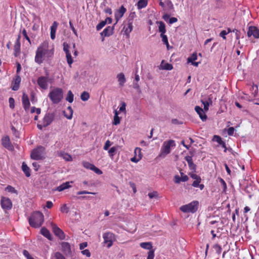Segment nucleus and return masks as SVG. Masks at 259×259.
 <instances>
[{
	"mask_svg": "<svg viewBox=\"0 0 259 259\" xmlns=\"http://www.w3.org/2000/svg\"><path fill=\"white\" fill-rule=\"evenodd\" d=\"M54 53V49H50L49 42L45 41L38 47L34 61L38 64H41L46 58H52Z\"/></svg>",
	"mask_w": 259,
	"mask_h": 259,
	"instance_id": "f257e3e1",
	"label": "nucleus"
},
{
	"mask_svg": "<svg viewBox=\"0 0 259 259\" xmlns=\"http://www.w3.org/2000/svg\"><path fill=\"white\" fill-rule=\"evenodd\" d=\"M29 223L33 228H38L41 226L44 221V216L39 211L33 212L29 218Z\"/></svg>",
	"mask_w": 259,
	"mask_h": 259,
	"instance_id": "f03ea898",
	"label": "nucleus"
},
{
	"mask_svg": "<svg viewBox=\"0 0 259 259\" xmlns=\"http://www.w3.org/2000/svg\"><path fill=\"white\" fill-rule=\"evenodd\" d=\"M48 97L52 103L59 104L63 99V91L60 88H54L49 93Z\"/></svg>",
	"mask_w": 259,
	"mask_h": 259,
	"instance_id": "7ed1b4c3",
	"label": "nucleus"
},
{
	"mask_svg": "<svg viewBox=\"0 0 259 259\" xmlns=\"http://www.w3.org/2000/svg\"><path fill=\"white\" fill-rule=\"evenodd\" d=\"M45 148L42 146H39L32 150L30 157L34 160H42L45 158Z\"/></svg>",
	"mask_w": 259,
	"mask_h": 259,
	"instance_id": "20e7f679",
	"label": "nucleus"
},
{
	"mask_svg": "<svg viewBox=\"0 0 259 259\" xmlns=\"http://www.w3.org/2000/svg\"><path fill=\"white\" fill-rule=\"evenodd\" d=\"M175 142L173 140H169L163 142L160 149V153L159 156L164 157L169 153L171 151V148L175 147Z\"/></svg>",
	"mask_w": 259,
	"mask_h": 259,
	"instance_id": "39448f33",
	"label": "nucleus"
},
{
	"mask_svg": "<svg viewBox=\"0 0 259 259\" xmlns=\"http://www.w3.org/2000/svg\"><path fill=\"white\" fill-rule=\"evenodd\" d=\"M199 202L197 201H193L190 203L182 205L180 209L183 212H195L198 207Z\"/></svg>",
	"mask_w": 259,
	"mask_h": 259,
	"instance_id": "423d86ee",
	"label": "nucleus"
},
{
	"mask_svg": "<svg viewBox=\"0 0 259 259\" xmlns=\"http://www.w3.org/2000/svg\"><path fill=\"white\" fill-rule=\"evenodd\" d=\"M104 243L107 244L108 248L110 247L115 239L114 234L112 232H106L103 235Z\"/></svg>",
	"mask_w": 259,
	"mask_h": 259,
	"instance_id": "0eeeda50",
	"label": "nucleus"
},
{
	"mask_svg": "<svg viewBox=\"0 0 259 259\" xmlns=\"http://www.w3.org/2000/svg\"><path fill=\"white\" fill-rule=\"evenodd\" d=\"M1 205L2 208L6 211L12 208V202L10 199L8 197L2 196L1 199Z\"/></svg>",
	"mask_w": 259,
	"mask_h": 259,
	"instance_id": "6e6552de",
	"label": "nucleus"
},
{
	"mask_svg": "<svg viewBox=\"0 0 259 259\" xmlns=\"http://www.w3.org/2000/svg\"><path fill=\"white\" fill-rule=\"evenodd\" d=\"M55 116V114L53 112L47 113L42 120L44 127H47L50 125L54 120Z\"/></svg>",
	"mask_w": 259,
	"mask_h": 259,
	"instance_id": "1a4fd4ad",
	"label": "nucleus"
},
{
	"mask_svg": "<svg viewBox=\"0 0 259 259\" xmlns=\"http://www.w3.org/2000/svg\"><path fill=\"white\" fill-rule=\"evenodd\" d=\"M247 36L248 37L253 36L254 38H258L259 29L256 26H249L247 31Z\"/></svg>",
	"mask_w": 259,
	"mask_h": 259,
	"instance_id": "9d476101",
	"label": "nucleus"
},
{
	"mask_svg": "<svg viewBox=\"0 0 259 259\" xmlns=\"http://www.w3.org/2000/svg\"><path fill=\"white\" fill-rule=\"evenodd\" d=\"M52 229L54 233L60 239H65V236L63 231L60 229L56 224H52Z\"/></svg>",
	"mask_w": 259,
	"mask_h": 259,
	"instance_id": "9b49d317",
	"label": "nucleus"
},
{
	"mask_svg": "<svg viewBox=\"0 0 259 259\" xmlns=\"http://www.w3.org/2000/svg\"><path fill=\"white\" fill-rule=\"evenodd\" d=\"M69 49V46L67 44L64 42L63 44V50L65 52V54H66V57L67 63H68V64L70 66H71V65L73 62V60L72 58L71 53H70Z\"/></svg>",
	"mask_w": 259,
	"mask_h": 259,
	"instance_id": "f8f14e48",
	"label": "nucleus"
},
{
	"mask_svg": "<svg viewBox=\"0 0 259 259\" xmlns=\"http://www.w3.org/2000/svg\"><path fill=\"white\" fill-rule=\"evenodd\" d=\"M61 250L66 255H71V250L70 245L66 242H62L61 243Z\"/></svg>",
	"mask_w": 259,
	"mask_h": 259,
	"instance_id": "ddd939ff",
	"label": "nucleus"
},
{
	"mask_svg": "<svg viewBox=\"0 0 259 259\" xmlns=\"http://www.w3.org/2000/svg\"><path fill=\"white\" fill-rule=\"evenodd\" d=\"M37 84L42 89L46 90L48 88V78L45 76L39 77L37 80Z\"/></svg>",
	"mask_w": 259,
	"mask_h": 259,
	"instance_id": "4468645a",
	"label": "nucleus"
},
{
	"mask_svg": "<svg viewBox=\"0 0 259 259\" xmlns=\"http://www.w3.org/2000/svg\"><path fill=\"white\" fill-rule=\"evenodd\" d=\"M2 144L5 148L8 150H12L13 148L10 139L8 136H5L2 139Z\"/></svg>",
	"mask_w": 259,
	"mask_h": 259,
	"instance_id": "2eb2a0df",
	"label": "nucleus"
},
{
	"mask_svg": "<svg viewBox=\"0 0 259 259\" xmlns=\"http://www.w3.org/2000/svg\"><path fill=\"white\" fill-rule=\"evenodd\" d=\"M134 153L135 155L134 157L131 159V160L132 162L137 163L141 159L142 157L141 149L138 147L136 148L134 151Z\"/></svg>",
	"mask_w": 259,
	"mask_h": 259,
	"instance_id": "dca6fc26",
	"label": "nucleus"
},
{
	"mask_svg": "<svg viewBox=\"0 0 259 259\" xmlns=\"http://www.w3.org/2000/svg\"><path fill=\"white\" fill-rule=\"evenodd\" d=\"M126 9L122 6L115 13V18L116 19V23L121 18L124 14L125 13Z\"/></svg>",
	"mask_w": 259,
	"mask_h": 259,
	"instance_id": "f3484780",
	"label": "nucleus"
},
{
	"mask_svg": "<svg viewBox=\"0 0 259 259\" xmlns=\"http://www.w3.org/2000/svg\"><path fill=\"white\" fill-rule=\"evenodd\" d=\"M22 104L24 110L26 111H28L30 106V103L28 95L24 93L22 96Z\"/></svg>",
	"mask_w": 259,
	"mask_h": 259,
	"instance_id": "a211bd4d",
	"label": "nucleus"
},
{
	"mask_svg": "<svg viewBox=\"0 0 259 259\" xmlns=\"http://www.w3.org/2000/svg\"><path fill=\"white\" fill-rule=\"evenodd\" d=\"M195 110L199 115L200 118L202 121H205L207 118V116L205 114L203 109L198 106L195 107Z\"/></svg>",
	"mask_w": 259,
	"mask_h": 259,
	"instance_id": "6ab92c4d",
	"label": "nucleus"
},
{
	"mask_svg": "<svg viewBox=\"0 0 259 259\" xmlns=\"http://www.w3.org/2000/svg\"><path fill=\"white\" fill-rule=\"evenodd\" d=\"M19 39L20 36L18 37L14 46V55L15 57H18L20 54L21 45Z\"/></svg>",
	"mask_w": 259,
	"mask_h": 259,
	"instance_id": "aec40b11",
	"label": "nucleus"
},
{
	"mask_svg": "<svg viewBox=\"0 0 259 259\" xmlns=\"http://www.w3.org/2000/svg\"><path fill=\"white\" fill-rule=\"evenodd\" d=\"M114 26H108L101 33V35L104 37L109 36L113 34Z\"/></svg>",
	"mask_w": 259,
	"mask_h": 259,
	"instance_id": "412c9836",
	"label": "nucleus"
},
{
	"mask_svg": "<svg viewBox=\"0 0 259 259\" xmlns=\"http://www.w3.org/2000/svg\"><path fill=\"white\" fill-rule=\"evenodd\" d=\"M197 59V55L196 53H193L191 57H189L187 59L188 62L191 63L192 64L195 66H198L199 62H195Z\"/></svg>",
	"mask_w": 259,
	"mask_h": 259,
	"instance_id": "4be33fe9",
	"label": "nucleus"
},
{
	"mask_svg": "<svg viewBox=\"0 0 259 259\" xmlns=\"http://www.w3.org/2000/svg\"><path fill=\"white\" fill-rule=\"evenodd\" d=\"M58 23L54 21L51 27V38L54 40L55 38V34L57 29Z\"/></svg>",
	"mask_w": 259,
	"mask_h": 259,
	"instance_id": "5701e85b",
	"label": "nucleus"
},
{
	"mask_svg": "<svg viewBox=\"0 0 259 259\" xmlns=\"http://www.w3.org/2000/svg\"><path fill=\"white\" fill-rule=\"evenodd\" d=\"M133 28V23L132 22H128L127 24L126 27H124L123 30L125 34L127 37L130 36V33L131 32Z\"/></svg>",
	"mask_w": 259,
	"mask_h": 259,
	"instance_id": "b1692460",
	"label": "nucleus"
},
{
	"mask_svg": "<svg viewBox=\"0 0 259 259\" xmlns=\"http://www.w3.org/2000/svg\"><path fill=\"white\" fill-rule=\"evenodd\" d=\"M188 162V166L190 169L194 170L196 168L195 164L193 163L192 157L190 156H187L185 158Z\"/></svg>",
	"mask_w": 259,
	"mask_h": 259,
	"instance_id": "393cba45",
	"label": "nucleus"
},
{
	"mask_svg": "<svg viewBox=\"0 0 259 259\" xmlns=\"http://www.w3.org/2000/svg\"><path fill=\"white\" fill-rule=\"evenodd\" d=\"M22 169L25 174L26 177H29L30 176V169L25 162L22 163Z\"/></svg>",
	"mask_w": 259,
	"mask_h": 259,
	"instance_id": "a878e982",
	"label": "nucleus"
},
{
	"mask_svg": "<svg viewBox=\"0 0 259 259\" xmlns=\"http://www.w3.org/2000/svg\"><path fill=\"white\" fill-rule=\"evenodd\" d=\"M118 81L120 86H123L126 81L124 75L123 73H120L117 76Z\"/></svg>",
	"mask_w": 259,
	"mask_h": 259,
	"instance_id": "bb28decb",
	"label": "nucleus"
},
{
	"mask_svg": "<svg viewBox=\"0 0 259 259\" xmlns=\"http://www.w3.org/2000/svg\"><path fill=\"white\" fill-rule=\"evenodd\" d=\"M40 232H41V234L47 238L48 239L51 240V239H52L51 235L50 234L49 231L47 229H46L45 227H43L41 229Z\"/></svg>",
	"mask_w": 259,
	"mask_h": 259,
	"instance_id": "cd10ccee",
	"label": "nucleus"
},
{
	"mask_svg": "<svg viewBox=\"0 0 259 259\" xmlns=\"http://www.w3.org/2000/svg\"><path fill=\"white\" fill-rule=\"evenodd\" d=\"M157 24H158V30L161 33H165L166 32L165 25L162 21H157Z\"/></svg>",
	"mask_w": 259,
	"mask_h": 259,
	"instance_id": "c85d7f7f",
	"label": "nucleus"
},
{
	"mask_svg": "<svg viewBox=\"0 0 259 259\" xmlns=\"http://www.w3.org/2000/svg\"><path fill=\"white\" fill-rule=\"evenodd\" d=\"M140 246L145 249L149 250H152V244L151 242H142L140 244Z\"/></svg>",
	"mask_w": 259,
	"mask_h": 259,
	"instance_id": "c756f323",
	"label": "nucleus"
},
{
	"mask_svg": "<svg viewBox=\"0 0 259 259\" xmlns=\"http://www.w3.org/2000/svg\"><path fill=\"white\" fill-rule=\"evenodd\" d=\"M59 155L61 156V157H62V158L64 160H65L66 161H72V158L71 156L67 153H65L64 152H61L60 153Z\"/></svg>",
	"mask_w": 259,
	"mask_h": 259,
	"instance_id": "7c9ffc66",
	"label": "nucleus"
},
{
	"mask_svg": "<svg viewBox=\"0 0 259 259\" xmlns=\"http://www.w3.org/2000/svg\"><path fill=\"white\" fill-rule=\"evenodd\" d=\"M147 4V0H139L137 3V7L139 9H141L146 7Z\"/></svg>",
	"mask_w": 259,
	"mask_h": 259,
	"instance_id": "2f4dec72",
	"label": "nucleus"
},
{
	"mask_svg": "<svg viewBox=\"0 0 259 259\" xmlns=\"http://www.w3.org/2000/svg\"><path fill=\"white\" fill-rule=\"evenodd\" d=\"M120 119L118 116V113L117 110H115L114 111V120L112 123L114 125H117L120 123Z\"/></svg>",
	"mask_w": 259,
	"mask_h": 259,
	"instance_id": "473e14b6",
	"label": "nucleus"
},
{
	"mask_svg": "<svg viewBox=\"0 0 259 259\" xmlns=\"http://www.w3.org/2000/svg\"><path fill=\"white\" fill-rule=\"evenodd\" d=\"M74 100V95L71 91H69L67 92V97H66V100L69 103L73 102Z\"/></svg>",
	"mask_w": 259,
	"mask_h": 259,
	"instance_id": "72a5a7b5",
	"label": "nucleus"
},
{
	"mask_svg": "<svg viewBox=\"0 0 259 259\" xmlns=\"http://www.w3.org/2000/svg\"><path fill=\"white\" fill-rule=\"evenodd\" d=\"M90 94L88 92L84 91L80 95V99L83 101H87L90 98Z\"/></svg>",
	"mask_w": 259,
	"mask_h": 259,
	"instance_id": "f704fd0d",
	"label": "nucleus"
},
{
	"mask_svg": "<svg viewBox=\"0 0 259 259\" xmlns=\"http://www.w3.org/2000/svg\"><path fill=\"white\" fill-rule=\"evenodd\" d=\"M67 110L69 111V114L67 115L65 113V111H64V115L67 119H70L72 117L73 110L71 106H68L67 108Z\"/></svg>",
	"mask_w": 259,
	"mask_h": 259,
	"instance_id": "c9c22d12",
	"label": "nucleus"
},
{
	"mask_svg": "<svg viewBox=\"0 0 259 259\" xmlns=\"http://www.w3.org/2000/svg\"><path fill=\"white\" fill-rule=\"evenodd\" d=\"M160 37L162 38V40L163 44L168 47L169 46V44L167 36L165 34V33H161Z\"/></svg>",
	"mask_w": 259,
	"mask_h": 259,
	"instance_id": "e433bc0d",
	"label": "nucleus"
},
{
	"mask_svg": "<svg viewBox=\"0 0 259 259\" xmlns=\"http://www.w3.org/2000/svg\"><path fill=\"white\" fill-rule=\"evenodd\" d=\"M213 248L215 250V251L217 254H221V253L222 252V248L220 245H219L218 244H215L213 246Z\"/></svg>",
	"mask_w": 259,
	"mask_h": 259,
	"instance_id": "4c0bfd02",
	"label": "nucleus"
},
{
	"mask_svg": "<svg viewBox=\"0 0 259 259\" xmlns=\"http://www.w3.org/2000/svg\"><path fill=\"white\" fill-rule=\"evenodd\" d=\"M5 190L9 192L17 194V191L15 189V188L10 185L8 186L6 188Z\"/></svg>",
	"mask_w": 259,
	"mask_h": 259,
	"instance_id": "58836bf2",
	"label": "nucleus"
},
{
	"mask_svg": "<svg viewBox=\"0 0 259 259\" xmlns=\"http://www.w3.org/2000/svg\"><path fill=\"white\" fill-rule=\"evenodd\" d=\"M209 101L210 102H209L207 101H204L202 100L201 101L202 104L204 105V110L205 111H207L208 110L209 106L210 104H211L212 103V101L210 99H209Z\"/></svg>",
	"mask_w": 259,
	"mask_h": 259,
	"instance_id": "ea45409f",
	"label": "nucleus"
},
{
	"mask_svg": "<svg viewBox=\"0 0 259 259\" xmlns=\"http://www.w3.org/2000/svg\"><path fill=\"white\" fill-rule=\"evenodd\" d=\"M107 23V21H102L100 22L96 26L98 31L101 30Z\"/></svg>",
	"mask_w": 259,
	"mask_h": 259,
	"instance_id": "a19ab883",
	"label": "nucleus"
},
{
	"mask_svg": "<svg viewBox=\"0 0 259 259\" xmlns=\"http://www.w3.org/2000/svg\"><path fill=\"white\" fill-rule=\"evenodd\" d=\"M69 208L66 204H64L60 207V211L63 213H67L69 212Z\"/></svg>",
	"mask_w": 259,
	"mask_h": 259,
	"instance_id": "79ce46f5",
	"label": "nucleus"
},
{
	"mask_svg": "<svg viewBox=\"0 0 259 259\" xmlns=\"http://www.w3.org/2000/svg\"><path fill=\"white\" fill-rule=\"evenodd\" d=\"M218 180L220 182L221 185L223 186V191H225L227 189V184L225 181L221 178H219Z\"/></svg>",
	"mask_w": 259,
	"mask_h": 259,
	"instance_id": "37998d69",
	"label": "nucleus"
},
{
	"mask_svg": "<svg viewBox=\"0 0 259 259\" xmlns=\"http://www.w3.org/2000/svg\"><path fill=\"white\" fill-rule=\"evenodd\" d=\"M201 177H199L198 179H197L193 181V182L192 184V186L194 187L197 188V186L201 183Z\"/></svg>",
	"mask_w": 259,
	"mask_h": 259,
	"instance_id": "c03bdc74",
	"label": "nucleus"
},
{
	"mask_svg": "<svg viewBox=\"0 0 259 259\" xmlns=\"http://www.w3.org/2000/svg\"><path fill=\"white\" fill-rule=\"evenodd\" d=\"M54 257L56 259H65V256L60 252L55 253Z\"/></svg>",
	"mask_w": 259,
	"mask_h": 259,
	"instance_id": "a18cd8bd",
	"label": "nucleus"
},
{
	"mask_svg": "<svg viewBox=\"0 0 259 259\" xmlns=\"http://www.w3.org/2000/svg\"><path fill=\"white\" fill-rule=\"evenodd\" d=\"M116 150L117 148L115 147H112L109 150L108 153L110 157H112L114 156V153Z\"/></svg>",
	"mask_w": 259,
	"mask_h": 259,
	"instance_id": "49530a36",
	"label": "nucleus"
},
{
	"mask_svg": "<svg viewBox=\"0 0 259 259\" xmlns=\"http://www.w3.org/2000/svg\"><path fill=\"white\" fill-rule=\"evenodd\" d=\"M213 140L221 145L224 141L222 140L221 137L218 135H214L213 136Z\"/></svg>",
	"mask_w": 259,
	"mask_h": 259,
	"instance_id": "de8ad7c7",
	"label": "nucleus"
},
{
	"mask_svg": "<svg viewBox=\"0 0 259 259\" xmlns=\"http://www.w3.org/2000/svg\"><path fill=\"white\" fill-rule=\"evenodd\" d=\"M9 106L11 109H14L15 107V100L14 98L11 97L9 99Z\"/></svg>",
	"mask_w": 259,
	"mask_h": 259,
	"instance_id": "09e8293b",
	"label": "nucleus"
},
{
	"mask_svg": "<svg viewBox=\"0 0 259 259\" xmlns=\"http://www.w3.org/2000/svg\"><path fill=\"white\" fill-rule=\"evenodd\" d=\"M162 68L164 70H171L173 68V67H172V65L170 64H169V63H165Z\"/></svg>",
	"mask_w": 259,
	"mask_h": 259,
	"instance_id": "8fccbe9b",
	"label": "nucleus"
},
{
	"mask_svg": "<svg viewBox=\"0 0 259 259\" xmlns=\"http://www.w3.org/2000/svg\"><path fill=\"white\" fill-rule=\"evenodd\" d=\"M83 165L84 167L88 169H92L93 166H94V164L90 163L89 162H83Z\"/></svg>",
	"mask_w": 259,
	"mask_h": 259,
	"instance_id": "3c124183",
	"label": "nucleus"
},
{
	"mask_svg": "<svg viewBox=\"0 0 259 259\" xmlns=\"http://www.w3.org/2000/svg\"><path fill=\"white\" fill-rule=\"evenodd\" d=\"M154 250H149L148 253V256L147 259H154Z\"/></svg>",
	"mask_w": 259,
	"mask_h": 259,
	"instance_id": "603ef678",
	"label": "nucleus"
},
{
	"mask_svg": "<svg viewBox=\"0 0 259 259\" xmlns=\"http://www.w3.org/2000/svg\"><path fill=\"white\" fill-rule=\"evenodd\" d=\"M22 34L23 35V36L24 37V38L27 40H28V41L31 44V41H30V39L29 38V37H28V36L27 35V31L25 29H23V30H22Z\"/></svg>",
	"mask_w": 259,
	"mask_h": 259,
	"instance_id": "864d4df0",
	"label": "nucleus"
},
{
	"mask_svg": "<svg viewBox=\"0 0 259 259\" xmlns=\"http://www.w3.org/2000/svg\"><path fill=\"white\" fill-rule=\"evenodd\" d=\"M23 255L26 257L27 259H34L30 254L29 252L26 250H24L23 251Z\"/></svg>",
	"mask_w": 259,
	"mask_h": 259,
	"instance_id": "5fc2aeb1",
	"label": "nucleus"
},
{
	"mask_svg": "<svg viewBox=\"0 0 259 259\" xmlns=\"http://www.w3.org/2000/svg\"><path fill=\"white\" fill-rule=\"evenodd\" d=\"M92 170H93L95 173H96L98 175H101L102 174V171L101 170H100L98 167H96L94 165L93 166V168H92Z\"/></svg>",
	"mask_w": 259,
	"mask_h": 259,
	"instance_id": "6e6d98bb",
	"label": "nucleus"
},
{
	"mask_svg": "<svg viewBox=\"0 0 259 259\" xmlns=\"http://www.w3.org/2000/svg\"><path fill=\"white\" fill-rule=\"evenodd\" d=\"M148 196L151 199L155 198V197H158V193L156 191H153L152 192L149 193Z\"/></svg>",
	"mask_w": 259,
	"mask_h": 259,
	"instance_id": "4d7b16f0",
	"label": "nucleus"
},
{
	"mask_svg": "<svg viewBox=\"0 0 259 259\" xmlns=\"http://www.w3.org/2000/svg\"><path fill=\"white\" fill-rule=\"evenodd\" d=\"M111 145V142L108 140L107 141H106V142H105V144L104 146V147H103V149L105 150H107L109 147Z\"/></svg>",
	"mask_w": 259,
	"mask_h": 259,
	"instance_id": "13d9d810",
	"label": "nucleus"
},
{
	"mask_svg": "<svg viewBox=\"0 0 259 259\" xmlns=\"http://www.w3.org/2000/svg\"><path fill=\"white\" fill-rule=\"evenodd\" d=\"M81 253L89 257L91 255V252L89 249H84L82 250Z\"/></svg>",
	"mask_w": 259,
	"mask_h": 259,
	"instance_id": "bf43d9fd",
	"label": "nucleus"
},
{
	"mask_svg": "<svg viewBox=\"0 0 259 259\" xmlns=\"http://www.w3.org/2000/svg\"><path fill=\"white\" fill-rule=\"evenodd\" d=\"M69 26H70V28L71 29V30H72L73 33L76 35V36H77V31H76V30L75 29V28H74L72 23L71 22V21H69Z\"/></svg>",
	"mask_w": 259,
	"mask_h": 259,
	"instance_id": "052dcab7",
	"label": "nucleus"
},
{
	"mask_svg": "<svg viewBox=\"0 0 259 259\" xmlns=\"http://www.w3.org/2000/svg\"><path fill=\"white\" fill-rule=\"evenodd\" d=\"M181 175V180L182 182H187L189 178L187 175H184V174L182 172H180Z\"/></svg>",
	"mask_w": 259,
	"mask_h": 259,
	"instance_id": "680f3d73",
	"label": "nucleus"
},
{
	"mask_svg": "<svg viewBox=\"0 0 259 259\" xmlns=\"http://www.w3.org/2000/svg\"><path fill=\"white\" fill-rule=\"evenodd\" d=\"M121 106L119 108V111L120 112H124L125 111V107H126V103L124 102H122L121 103Z\"/></svg>",
	"mask_w": 259,
	"mask_h": 259,
	"instance_id": "e2e57ef3",
	"label": "nucleus"
},
{
	"mask_svg": "<svg viewBox=\"0 0 259 259\" xmlns=\"http://www.w3.org/2000/svg\"><path fill=\"white\" fill-rule=\"evenodd\" d=\"M234 128L233 127H229L227 130V134L229 136H232L234 133Z\"/></svg>",
	"mask_w": 259,
	"mask_h": 259,
	"instance_id": "0e129e2a",
	"label": "nucleus"
},
{
	"mask_svg": "<svg viewBox=\"0 0 259 259\" xmlns=\"http://www.w3.org/2000/svg\"><path fill=\"white\" fill-rule=\"evenodd\" d=\"M228 34V32H227V31L225 30H222L220 33V36L222 37H223L224 39H226V35Z\"/></svg>",
	"mask_w": 259,
	"mask_h": 259,
	"instance_id": "69168bd1",
	"label": "nucleus"
},
{
	"mask_svg": "<svg viewBox=\"0 0 259 259\" xmlns=\"http://www.w3.org/2000/svg\"><path fill=\"white\" fill-rule=\"evenodd\" d=\"M174 178V181L175 183H180L181 182H182L181 177H180L179 175L175 176Z\"/></svg>",
	"mask_w": 259,
	"mask_h": 259,
	"instance_id": "338daca9",
	"label": "nucleus"
},
{
	"mask_svg": "<svg viewBox=\"0 0 259 259\" xmlns=\"http://www.w3.org/2000/svg\"><path fill=\"white\" fill-rule=\"evenodd\" d=\"M233 32L235 33L236 38L237 40H239L240 38V32L236 29H234L233 30Z\"/></svg>",
	"mask_w": 259,
	"mask_h": 259,
	"instance_id": "774afa93",
	"label": "nucleus"
}]
</instances>
